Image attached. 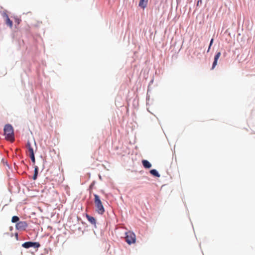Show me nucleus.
<instances>
[{"label": "nucleus", "instance_id": "obj_1", "mask_svg": "<svg viewBox=\"0 0 255 255\" xmlns=\"http://www.w3.org/2000/svg\"><path fill=\"white\" fill-rule=\"evenodd\" d=\"M94 203L96 207V211L100 215H103L105 212V208L103 205L102 202L99 196L96 194H94Z\"/></svg>", "mask_w": 255, "mask_h": 255}, {"label": "nucleus", "instance_id": "obj_2", "mask_svg": "<svg viewBox=\"0 0 255 255\" xmlns=\"http://www.w3.org/2000/svg\"><path fill=\"white\" fill-rule=\"evenodd\" d=\"M125 241L129 245L133 244L136 241V236L135 234L130 231H128L125 233Z\"/></svg>", "mask_w": 255, "mask_h": 255}, {"label": "nucleus", "instance_id": "obj_3", "mask_svg": "<svg viewBox=\"0 0 255 255\" xmlns=\"http://www.w3.org/2000/svg\"><path fill=\"white\" fill-rule=\"evenodd\" d=\"M21 246L23 248L26 249H29L30 248H33L34 249H37L38 248L40 247V244L39 242L28 241L23 243Z\"/></svg>", "mask_w": 255, "mask_h": 255}, {"label": "nucleus", "instance_id": "obj_4", "mask_svg": "<svg viewBox=\"0 0 255 255\" xmlns=\"http://www.w3.org/2000/svg\"><path fill=\"white\" fill-rule=\"evenodd\" d=\"M4 132L7 137H13L14 133L13 129L12 126L10 124H6L5 125L3 128Z\"/></svg>", "mask_w": 255, "mask_h": 255}, {"label": "nucleus", "instance_id": "obj_5", "mask_svg": "<svg viewBox=\"0 0 255 255\" xmlns=\"http://www.w3.org/2000/svg\"><path fill=\"white\" fill-rule=\"evenodd\" d=\"M27 223L25 221H20L16 223L15 228L17 230L23 231L27 227Z\"/></svg>", "mask_w": 255, "mask_h": 255}, {"label": "nucleus", "instance_id": "obj_6", "mask_svg": "<svg viewBox=\"0 0 255 255\" xmlns=\"http://www.w3.org/2000/svg\"><path fill=\"white\" fill-rule=\"evenodd\" d=\"M86 217L87 220L92 225L94 226V228H97V221L95 218L93 216L89 215L88 214H86Z\"/></svg>", "mask_w": 255, "mask_h": 255}, {"label": "nucleus", "instance_id": "obj_7", "mask_svg": "<svg viewBox=\"0 0 255 255\" xmlns=\"http://www.w3.org/2000/svg\"><path fill=\"white\" fill-rule=\"evenodd\" d=\"M2 16L3 17L5 18V23L6 24L9 26L10 28L12 27L13 22L10 19L8 14L6 12H3L2 13Z\"/></svg>", "mask_w": 255, "mask_h": 255}, {"label": "nucleus", "instance_id": "obj_8", "mask_svg": "<svg viewBox=\"0 0 255 255\" xmlns=\"http://www.w3.org/2000/svg\"><path fill=\"white\" fill-rule=\"evenodd\" d=\"M141 162H142V164L143 166L144 167V168H145L146 169H149L152 166V165L150 163V162L149 161H148L147 160L143 159L141 161Z\"/></svg>", "mask_w": 255, "mask_h": 255}, {"label": "nucleus", "instance_id": "obj_9", "mask_svg": "<svg viewBox=\"0 0 255 255\" xmlns=\"http://www.w3.org/2000/svg\"><path fill=\"white\" fill-rule=\"evenodd\" d=\"M148 0H140L138 6L142 9H144L147 5Z\"/></svg>", "mask_w": 255, "mask_h": 255}, {"label": "nucleus", "instance_id": "obj_10", "mask_svg": "<svg viewBox=\"0 0 255 255\" xmlns=\"http://www.w3.org/2000/svg\"><path fill=\"white\" fill-rule=\"evenodd\" d=\"M149 173L154 177H160V175L158 171L155 169H152L149 171Z\"/></svg>", "mask_w": 255, "mask_h": 255}, {"label": "nucleus", "instance_id": "obj_11", "mask_svg": "<svg viewBox=\"0 0 255 255\" xmlns=\"http://www.w3.org/2000/svg\"><path fill=\"white\" fill-rule=\"evenodd\" d=\"M34 174L32 177L33 180H35L37 178L38 171H39V168L37 166H34Z\"/></svg>", "mask_w": 255, "mask_h": 255}, {"label": "nucleus", "instance_id": "obj_12", "mask_svg": "<svg viewBox=\"0 0 255 255\" xmlns=\"http://www.w3.org/2000/svg\"><path fill=\"white\" fill-rule=\"evenodd\" d=\"M26 147L28 149V151L29 152V154H31L32 153H34V150L33 148L32 147L31 144L29 141H27Z\"/></svg>", "mask_w": 255, "mask_h": 255}, {"label": "nucleus", "instance_id": "obj_13", "mask_svg": "<svg viewBox=\"0 0 255 255\" xmlns=\"http://www.w3.org/2000/svg\"><path fill=\"white\" fill-rule=\"evenodd\" d=\"M19 218L17 216H13L11 219V222L13 223H17L19 222Z\"/></svg>", "mask_w": 255, "mask_h": 255}, {"label": "nucleus", "instance_id": "obj_14", "mask_svg": "<svg viewBox=\"0 0 255 255\" xmlns=\"http://www.w3.org/2000/svg\"><path fill=\"white\" fill-rule=\"evenodd\" d=\"M29 157H30V158L31 159V160L33 164H35V158L34 153L29 154Z\"/></svg>", "mask_w": 255, "mask_h": 255}, {"label": "nucleus", "instance_id": "obj_15", "mask_svg": "<svg viewBox=\"0 0 255 255\" xmlns=\"http://www.w3.org/2000/svg\"><path fill=\"white\" fill-rule=\"evenodd\" d=\"M221 55V53L220 52H217L214 56V59L218 60Z\"/></svg>", "mask_w": 255, "mask_h": 255}, {"label": "nucleus", "instance_id": "obj_16", "mask_svg": "<svg viewBox=\"0 0 255 255\" xmlns=\"http://www.w3.org/2000/svg\"><path fill=\"white\" fill-rule=\"evenodd\" d=\"M217 63H218V60L214 59V61L212 64V68H211L212 69H213L216 67V66L217 65Z\"/></svg>", "mask_w": 255, "mask_h": 255}, {"label": "nucleus", "instance_id": "obj_17", "mask_svg": "<svg viewBox=\"0 0 255 255\" xmlns=\"http://www.w3.org/2000/svg\"><path fill=\"white\" fill-rule=\"evenodd\" d=\"M95 184V181H94L92 182V183L89 186V190H92L93 189Z\"/></svg>", "mask_w": 255, "mask_h": 255}, {"label": "nucleus", "instance_id": "obj_18", "mask_svg": "<svg viewBox=\"0 0 255 255\" xmlns=\"http://www.w3.org/2000/svg\"><path fill=\"white\" fill-rule=\"evenodd\" d=\"M202 3V0H198L197 1L196 6H199V5L201 4Z\"/></svg>", "mask_w": 255, "mask_h": 255}, {"label": "nucleus", "instance_id": "obj_19", "mask_svg": "<svg viewBox=\"0 0 255 255\" xmlns=\"http://www.w3.org/2000/svg\"><path fill=\"white\" fill-rule=\"evenodd\" d=\"M21 21V19H19V18H16L15 19V22L17 24H19L20 23Z\"/></svg>", "mask_w": 255, "mask_h": 255}, {"label": "nucleus", "instance_id": "obj_20", "mask_svg": "<svg viewBox=\"0 0 255 255\" xmlns=\"http://www.w3.org/2000/svg\"><path fill=\"white\" fill-rule=\"evenodd\" d=\"M14 236L16 239V240H18V234L17 232L14 233Z\"/></svg>", "mask_w": 255, "mask_h": 255}, {"label": "nucleus", "instance_id": "obj_21", "mask_svg": "<svg viewBox=\"0 0 255 255\" xmlns=\"http://www.w3.org/2000/svg\"><path fill=\"white\" fill-rule=\"evenodd\" d=\"M213 42H214V38H212L211 40H210V43H209V45L210 46H212L213 43Z\"/></svg>", "mask_w": 255, "mask_h": 255}, {"label": "nucleus", "instance_id": "obj_22", "mask_svg": "<svg viewBox=\"0 0 255 255\" xmlns=\"http://www.w3.org/2000/svg\"><path fill=\"white\" fill-rule=\"evenodd\" d=\"M211 46H210V45H209V47H208V49H207V52H209V51H210V49H211Z\"/></svg>", "mask_w": 255, "mask_h": 255}, {"label": "nucleus", "instance_id": "obj_23", "mask_svg": "<svg viewBox=\"0 0 255 255\" xmlns=\"http://www.w3.org/2000/svg\"><path fill=\"white\" fill-rule=\"evenodd\" d=\"M99 179L100 180H102V177H101V176L100 175H99Z\"/></svg>", "mask_w": 255, "mask_h": 255}, {"label": "nucleus", "instance_id": "obj_24", "mask_svg": "<svg viewBox=\"0 0 255 255\" xmlns=\"http://www.w3.org/2000/svg\"><path fill=\"white\" fill-rule=\"evenodd\" d=\"M9 229H10V231H11V230H12V227H10L9 228Z\"/></svg>", "mask_w": 255, "mask_h": 255}]
</instances>
